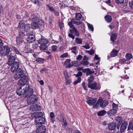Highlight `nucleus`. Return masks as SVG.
<instances>
[{"mask_svg": "<svg viewBox=\"0 0 133 133\" xmlns=\"http://www.w3.org/2000/svg\"><path fill=\"white\" fill-rule=\"evenodd\" d=\"M31 19L32 21L31 23V27L33 29L39 28L41 26L44 25L43 21L34 15L31 16Z\"/></svg>", "mask_w": 133, "mask_h": 133, "instance_id": "1", "label": "nucleus"}, {"mask_svg": "<svg viewBox=\"0 0 133 133\" xmlns=\"http://www.w3.org/2000/svg\"><path fill=\"white\" fill-rule=\"evenodd\" d=\"M43 113L41 112L33 113L32 116L35 118V123L37 124H42L45 122V118L43 117Z\"/></svg>", "mask_w": 133, "mask_h": 133, "instance_id": "2", "label": "nucleus"}, {"mask_svg": "<svg viewBox=\"0 0 133 133\" xmlns=\"http://www.w3.org/2000/svg\"><path fill=\"white\" fill-rule=\"evenodd\" d=\"M24 22L23 21H21L19 23L18 26V36L22 38H25V34L23 31Z\"/></svg>", "mask_w": 133, "mask_h": 133, "instance_id": "3", "label": "nucleus"}, {"mask_svg": "<svg viewBox=\"0 0 133 133\" xmlns=\"http://www.w3.org/2000/svg\"><path fill=\"white\" fill-rule=\"evenodd\" d=\"M38 100V98L36 95H33L28 96L27 99V103L29 105L33 104L36 102Z\"/></svg>", "mask_w": 133, "mask_h": 133, "instance_id": "4", "label": "nucleus"}, {"mask_svg": "<svg viewBox=\"0 0 133 133\" xmlns=\"http://www.w3.org/2000/svg\"><path fill=\"white\" fill-rule=\"evenodd\" d=\"M24 97H26L32 95L33 91L31 88L29 87V85H26L24 89H23Z\"/></svg>", "mask_w": 133, "mask_h": 133, "instance_id": "5", "label": "nucleus"}, {"mask_svg": "<svg viewBox=\"0 0 133 133\" xmlns=\"http://www.w3.org/2000/svg\"><path fill=\"white\" fill-rule=\"evenodd\" d=\"M108 102L107 101L103 100L102 99H99L94 107L95 108H96L99 105L101 107L103 108L105 107L108 104Z\"/></svg>", "mask_w": 133, "mask_h": 133, "instance_id": "6", "label": "nucleus"}, {"mask_svg": "<svg viewBox=\"0 0 133 133\" xmlns=\"http://www.w3.org/2000/svg\"><path fill=\"white\" fill-rule=\"evenodd\" d=\"M10 51V48L7 45H4L0 50V54L2 56L7 55Z\"/></svg>", "mask_w": 133, "mask_h": 133, "instance_id": "7", "label": "nucleus"}, {"mask_svg": "<svg viewBox=\"0 0 133 133\" xmlns=\"http://www.w3.org/2000/svg\"><path fill=\"white\" fill-rule=\"evenodd\" d=\"M23 71L21 69H19L15 72L14 74V78L16 80L20 78H21L23 76H25L23 75Z\"/></svg>", "mask_w": 133, "mask_h": 133, "instance_id": "8", "label": "nucleus"}, {"mask_svg": "<svg viewBox=\"0 0 133 133\" xmlns=\"http://www.w3.org/2000/svg\"><path fill=\"white\" fill-rule=\"evenodd\" d=\"M19 63L17 62H14L12 64L11 68V70L12 72H16L19 69Z\"/></svg>", "mask_w": 133, "mask_h": 133, "instance_id": "9", "label": "nucleus"}, {"mask_svg": "<svg viewBox=\"0 0 133 133\" xmlns=\"http://www.w3.org/2000/svg\"><path fill=\"white\" fill-rule=\"evenodd\" d=\"M88 85V87L92 89L97 90L100 88V86L95 82L89 83Z\"/></svg>", "mask_w": 133, "mask_h": 133, "instance_id": "10", "label": "nucleus"}, {"mask_svg": "<svg viewBox=\"0 0 133 133\" xmlns=\"http://www.w3.org/2000/svg\"><path fill=\"white\" fill-rule=\"evenodd\" d=\"M28 80L26 76H23L18 82V84L19 85H24L26 83Z\"/></svg>", "mask_w": 133, "mask_h": 133, "instance_id": "11", "label": "nucleus"}, {"mask_svg": "<svg viewBox=\"0 0 133 133\" xmlns=\"http://www.w3.org/2000/svg\"><path fill=\"white\" fill-rule=\"evenodd\" d=\"M26 34L28 35L26 39L28 43H31L35 40V38L33 34L30 33L29 32L26 33Z\"/></svg>", "mask_w": 133, "mask_h": 133, "instance_id": "12", "label": "nucleus"}, {"mask_svg": "<svg viewBox=\"0 0 133 133\" xmlns=\"http://www.w3.org/2000/svg\"><path fill=\"white\" fill-rule=\"evenodd\" d=\"M36 133H46V130L43 125L39 126L36 130Z\"/></svg>", "mask_w": 133, "mask_h": 133, "instance_id": "13", "label": "nucleus"}, {"mask_svg": "<svg viewBox=\"0 0 133 133\" xmlns=\"http://www.w3.org/2000/svg\"><path fill=\"white\" fill-rule=\"evenodd\" d=\"M8 56L9 57V61L8 64L9 65H11L14 62V61H15V58L14 56L12 55H9Z\"/></svg>", "mask_w": 133, "mask_h": 133, "instance_id": "14", "label": "nucleus"}, {"mask_svg": "<svg viewBox=\"0 0 133 133\" xmlns=\"http://www.w3.org/2000/svg\"><path fill=\"white\" fill-rule=\"evenodd\" d=\"M96 100V99L89 97L88 98L87 102L90 105H94L95 103Z\"/></svg>", "mask_w": 133, "mask_h": 133, "instance_id": "15", "label": "nucleus"}, {"mask_svg": "<svg viewBox=\"0 0 133 133\" xmlns=\"http://www.w3.org/2000/svg\"><path fill=\"white\" fill-rule=\"evenodd\" d=\"M122 119L121 117L118 116L116 117L115 119V122L118 125L117 126V128L118 129L119 127V125L121 124L122 122Z\"/></svg>", "mask_w": 133, "mask_h": 133, "instance_id": "16", "label": "nucleus"}, {"mask_svg": "<svg viewBox=\"0 0 133 133\" xmlns=\"http://www.w3.org/2000/svg\"><path fill=\"white\" fill-rule=\"evenodd\" d=\"M38 43L40 44H47L49 43V41L46 39L41 37V39L37 41Z\"/></svg>", "mask_w": 133, "mask_h": 133, "instance_id": "17", "label": "nucleus"}, {"mask_svg": "<svg viewBox=\"0 0 133 133\" xmlns=\"http://www.w3.org/2000/svg\"><path fill=\"white\" fill-rule=\"evenodd\" d=\"M23 88L22 89V86L20 87L19 89H17L16 90V93L19 96H20L23 95L24 97V92L23 90Z\"/></svg>", "mask_w": 133, "mask_h": 133, "instance_id": "18", "label": "nucleus"}, {"mask_svg": "<svg viewBox=\"0 0 133 133\" xmlns=\"http://www.w3.org/2000/svg\"><path fill=\"white\" fill-rule=\"evenodd\" d=\"M127 125L128 124L126 122H124L123 123L120 127V131L121 132H124L126 129Z\"/></svg>", "mask_w": 133, "mask_h": 133, "instance_id": "19", "label": "nucleus"}, {"mask_svg": "<svg viewBox=\"0 0 133 133\" xmlns=\"http://www.w3.org/2000/svg\"><path fill=\"white\" fill-rule=\"evenodd\" d=\"M82 71L83 72H86V75L87 76L90 75L94 73V71H91L90 69L89 68H86L83 69Z\"/></svg>", "mask_w": 133, "mask_h": 133, "instance_id": "20", "label": "nucleus"}, {"mask_svg": "<svg viewBox=\"0 0 133 133\" xmlns=\"http://www.w3.org/2000/svg\"><path fill=\"white\" fill-rule=\"evenodd\" d=\"M30 109L33 111H37L40 109V107L39 106L37 105H32L30 107Z\"/></svg>", "mask_w": 133, "mask_h": 133, "instance_id": "21", "label": "nucleus"}, {"mask_svg": "<svg viewBox=\"0 0 133 133\" xmlns=\"http://www.w3.org/2000/svg\"><path fill=\"white\" fill-rule=\"evenodd\" d=\"M22 21H23L24 22V23H25V21L22 20ZM24 30L25 32H28L30 28V25L29 24H26L24 23Z\"/></svg>", "mask_w": 133, "mask_h": 133, "instance_id": "22", "label": "nucleus"}, {"mask_svg": "<svg viewBox=\"0 0 133 133\" xmlns=\"http://www.w3.org/2000/svg\"><path fill=\"white\" fill-rule=\"evenodd\" d=\"M70 60L69 59H67L65 61L64 65L66 68H70L72 67L71 64L70 63Z\"/></svg>", "mask_w": 133, "mask_h": 133, "instance_id": "23", "label": "nucleus"}, {"mask_svg": "<svg viewBox=\"0 0 133 133\" xmlns=\"http://www.w3.org/2000/svg\"><path fill=\"white\" fill-rule=\"evenodd\" d=\"M25 38L17 37L16 39V42L17 44H21L23 41V39Z\"/></svg>", "mask_w": 133, "mask_h": 133, "instance_id": "24", "label": "nucleus"}, {"mask_svg": "<svg viewBox=\"0 0 133 133\" xmlns=\"http://www.w3.org/2000/svg\"><path fill=\"white\" fill-rule=\"evenodd\" d=\"M116 125L114 123H110L108 124V128L109 129L112 130L116 128Z\"/></svg>", "mask_w": 133, "mask_h": 133, "instance_id": "25", "label": "nucleus"}, {"mask_svg": "<svg viewBox=\"0 0 133 133\" xmlns=\"http://www.w3.org/2000/svg\"><path fill=\"white\" fill-rule=\"evenodd\" d=\"M72 67L73 66L75 67L78 66L79 65V62L78 61H72L71 62Z\"/></svg>", "mask_w": 133, "mask_h": 133, "instance_id": "26", "label": "nucleus"}, {"mask_svg": "<svg viewBox=\"0 0 133 133\" xmlns=\"http://www.w3.org/2000/svg\"><path fill=\"white\" fill-rule=\"evenodd\" d=\"M118 52V51L113 49L111 52V55L112 56L115 57L117 55Z\"/></svg>", "mask_w": 133, "mask_h": 133, "instance_id": "27", "label": "nucleus"}, {"mask_svg": "<svg viewBox=\"0 0 133 133\" xmlns=\"http://www.w3.org/2000/svg\"><path fill=\"white\" fill-rule=\"evenodd\" d=\"M117 34L116 33L112 34L111 36V39L112 41L115 40L117 37Z\"/></svg>", "mask_w": 133, "mask_h": 133, "instance_id": "28", "label": "nucleus"}, {"mask_svg": "<svg viewBox=\"0 0 133 133\" xmlns=\"http://www.w3.org/2000/svg\"><path fill=\"white\" fill-rule=\"evenodd\" d=\"M116 111L115 109H112L109 110L108 112V114L109 115L111 116L112 115L116 113Z\"/></svg>", "mask_w": 133, "mask_h": 133, "instance_id": "29", "label": "nucleus"}, {"mask_svg": "<svg viewBox=\"0 0 133 133\" xmlns=\"http://www.w3.org/2000/svg\"><path fill=\"white\" fill-rule=\"evenodd\" d=\"M105 18L107 22L110 23L111 22L112 18L109 15H107L105 17Z\"/></svg>", "mask_w": 133, "mask_h": 133, "instance_id": "30", "label": "nucleus"}, {"mask_svg": "<svg viewBox=\"0 0 133 133\" xmlns=\"http://www.w3.org/2000/svg\"><path fill=\"white\" fill-rule=\"evenodd\" d=\"M78 20L77 19H76L75 18H74L71 19V21L73 22V23L76 24L77 25H79L81 23V21H77Z\"/></svg>", "mask_w": 133, "mask_h": 133, "instance_id": "31", "label": "nucleus"}, {"mask_svg": "<svg viewBox=\"0 0 133 133\" xmlns=\"http://www.w3.org/2000/svg\"><path fill=\"white\" fill-rule=\"evenodd\" d=\"M126 58L128 60H130L132 58V55L130 53L127 54L125 55Z\"/></svg>", "mask_w": 133, "mask_h": 133, "instance_id": "32", "label": "nucleus"}, {"mask_svg": "<svg viewBox=\"0 0 133 133\" xmlns=\"http://www.w3.org/2000/svg\"><path fill=\"white\" fill-rule=\"evenodd\" d=\"M75 40L76 42L78 44H82V41L81 39L77 37L76 38Z\"/></svg>", "mask_w": 133, "mask_h": 133, "instance_id": "33", "label": "nucleus"}, {"mask_svg": "<svg viewBox=\"0 0 133 133\" xmlns=\"http://www.w3.org/2000/svg\"><path fill=\"white\" fill-rule=\"evenodd\" d=\"M106 114V111L105 110H102L98 112L97 113V115L99 116H102Z\"/></svg>", "mask_w": 133, "mask_h": 133, "instance_id": "34", "label": "nucleus"}, {"mask_svg": "<svg viewBox=\"0 0 133 133\" xmlns=\"http://www.w3.org/2000/svg\"><path fill=\"white\" fill-rule=\"evenodd\" d=\"M46 44H41L39 47L40 49L41 50L46 49L47 47Z\"/></svg>", "mask_w": 133, "mask_h": 133, "instance_id": "35", "label": "nucleus"}, {"mask_svg": "<svg viewBox=\"0 0 133 133\" xmlns=\"http://www.w3.org/2000/svg\"><path fill=\"white\" fill-rule=\"evenodd\" d=\"M36 61L39 63H43L45 61V59L41 58H37L36 60Z\"/></svg>", "mask_w": 133, "mask_h": 133, "instance_id": "36", "label": "nucleus"}, {"mask_svg": "<svg viewBox=\"0 0 133 133\" xmlns=\"http://www.w3.org/2000/svg\"><path fill=\"white\" fill-rule=\"evenodd\" d=\"M89 64V62L87 61L84 60H82L80 62V64L84 65H88Z\"/></svg>", "mask_w": 133, "mask_h": 133, "instance_id": "37", "label": "nucleus"}, {"mask_svg": "<svg viewBox=\"0 0 133 133\" xmlns=\"http://www.w3.org/2000/svg\"><path fill=\"white\" fill-rule=\"evenodd\" d=\"M31 1L38 6H41V3L39 2L38 0H31Z\"/></svg>", "mask_w": 133, "mask_h": 133, "instance_id": "38", "label": "nucleus"}, {"mask_svg": "<svg viewBox=\"0 0 133 133\" xmlns=\"http://www.w3.org/2000/svg\"><path fill=\"white\" fill-rule=\"evenodd\" d=\"M72 30L74 32L75 35V36H78L79 35V33L77 29L75 28V27Z\"/></svg>", "mask_w": 133, "mask_h": 133, "instance_id": "39", "label": "nucleus"}, {"mask_svg": "<svg viewBox=\"0 0 133 133\" xmlns=\"http://www.w3.org/2000/svg\"><path fill=\"white\" fill-rule=\"evenodd\" d=\"M75 18L77 20H79L82 18V15L80 13H78L76 14Z\"/></svg>", "mask_w": 133, "mask_h": 133, "instance_id": "40", "label": "nucleus"}, {"mask_svg": "<svg viewBox=\"0 0 133 133\" xmlns=\"http://www.w3.org/2000/svg\"><path fill=\"white\" fill-rule=\"evenodd\" d=\"M64 118L63 116L61 115H58L57 118V119L60 121H62Z\"/></svg>", "mask_w": 133, "mask_h": 133, "instance_id": "41", "label": "nucleus"}, {"mask_svg": "<svg viewBox=\"0 0 133 133\" xmlns=\"http://www.w3.org/2000/svg\"><path fill=\"white\" fill-rule=\"evenodd\" d=\"M46 7L47 8H48L49 10L50 11L54 13H55V10L51 6L48 5H46Z\"/></svg>", "mask_w": 133, "mask_h": 133, "instance_id": "42", "label": "nucleus"}, {"mask_svg": "<svg viewBox=\"0 0 133 133\" xmlns=\"http://www.w3.org/2000/svg\"><path fill=\"white\" fill-rule=\"evenodd\" d=\"M87 25L89 30L92 31H94V28L92 25L88 23H87Z\"/></svg>", "mask_w": 133, "mask_h": 133, "instance_id": "43", "label": "nucleus"}, {"mask_svg": "<svg viewBox=\"0 0 133 133\" xmlns=\"http://www.w3.org/2000/svg\"><path fill=\"white\" fill-rule=\"evenodd\" d=\"M62 125L64 126V127H66L67 125V123L66 120L64 118L63 119V121L62 122Z\"/></svg>", "mask_w": 133, "mask_h": 133, "instance_id": "44", "label": "nucleus"}, {"mask_svg": "<svg viewBox=\"0 0 133 133\" xmlns=\"http://www.w3.org/2000/svg\"><path fill=\"white\" fill-rule=\"evenodd\" d=\"M77 47L76 46H74L71 49L72 50V52L74 54H76V51L77 50Z\"/></svg>", "mask_w": 133, "mask_h": 133, "instance_id": "45", "label": "nucleus"}, {"mask_svg": "<svg viewBox=\"0 0 133 133\" xmlns=\"http://www.w3.org/2000/svg\"><path fill=\"white\" fill-rule=\"evenodd\" d=\"M66 82L65 83V85H67L68 84H69L71 82V81L69 78L66 77L65 78Z\"/></svg>", "mask_w": 133, "mask_h": 133, "instance_id": "46", "label": "nucleus"}, {"mask_svg": "<svg viewBox=\"0 0 133 133\" xmlns=\"http://www.w3.org/2000/svg\"><path fill=\"white\" fill-rule=\"evenodd\" d=\"M72 23L71 21V22H68V25L70 26L71 28H72V29L75 28L74 26L72 24Z\"/></svg>", "mask_w": 133, "mask_h": 133, "instance_id": "47", "label": "nucleus"}, {"mask_svg": "<svg viewBox=\"0 0 133 133\" xmlns=\"http://www.w3.org/2000/svg\"><path fill=\"white\" fill-rule=\"evenodd\" d=\"M82 47L87 49H89L90 48L89 45L88 44H85V45L82 46Z\"/></svg>", "mask_w": 133, "mask_h": 133, "instance_id": "48", "label": "nucleus"}, {"mask_svg": "<svg viewBox=\"0 0 133 133\" xmlns=\"http://www.w3.org/2000/svg\"><path fill=\"white\" fill-rule=\"evenodd\" d=\"M127 60L125 58H123L121 59H120L119 60V63H121V64H122L125 63Z\"/></svg>", "mask_w": 133, "mask_h": 133, "instance_id": "49", "label": "nucleus"}, {"mask_svg": "<svg viewBox=\"0 0 133 133\" xmlns=\"http://www.w3.org/2000/svg\"><path fill=\"white\" fill-rule=\"evenodd\" d=\"M87 52L88 53L89 55H92L94 54V50L93 49H91L90 50L87 51Z\"/></svg>", "mask_w": 133, "mask_h": 133, "instance_id": "50", "label": "nucleus"}, {"mask_svg": "<svg viewBox=\"0 0 133 133\" xmlns=\"http://www.w3.org/2000/svg\"><path fill=\"white\" fill-rule=\"evenodd\" d=\"M112 109H115L117 111L118 109V106L116 104H115L114 103H113L112 105Z\"/></svg>", "mask_w": 133, "mask_h": 133, "instance_id": "51", "label": "nucleus"}, {"mask_svg": "<svg viewBox=\"0 0 133 133\" xmlns=\"http://www.w3.org/2000/svg\"><path fill=\"white\" fill-rule=\"evenodd\" d=\"M124 0H116L115 2L117 4H121L123 3Z\"/></svg>", "mask_w": 133, "mask_h": 133, "instance_id": "52", "label": "nucleus"}, {"mask_svg": "<svg viewBox=\"0 0 133 133\" xmlns=\"http://www.w3.org/2000/svg\"><path fill=\"white\" fill-rule=\"evenodd\" d=\"M68 56V54L67 53H65L62 55L60 56V58H66V57Z\"/></svg>", "mask_w": 133, "mask_h": 133, "instance_id": "53", "label": "nucleus"}, {"mask_svg": "<svg viewBox=\"0 0 133 133\" xmlns=\"http://www.w3.org/2000/svg\"><path fill=\"white\" fill-rule=\"evenodd\" d=\"M81 80V79L80 77H78L77 80L75 81L74 82V84L75 85L76 84L78 83Z\"/></svg>", "mask_w": 133, "mask_h": 133, "instance_id": "54", "label": "nucleus"}, {"mask_svg": "<svg viewBox=\"0 0 133 133\" xmlns=\"http://www.w3.org/2000/svg\"><path fill=\"white\" fill-rule=\"evenodd\" d=\"M57 46L56 45H54L51 47V49L53 51H56L57 50Z\"/></svg>", "mask_w": 133, "mask_h": 133, "instance_id": "55", "label": "nucleus"}, {"mask_svg": "<svg viewBox=\"0 0 133 133\" xmlns=\"http://www.w3.org/2000/svg\"><path fill=\"white\" fill-rule=\"evenodd\" d=\"M94 79V77L92 76H91L88 79L89 83H91V82L93 81Z\"/></svg>", "mask_w": 133, "mask_h": 133, "instance_id": "56", "label": "nucleus"}, {"mask_svg": "<svg viewBox=\"0 0 133 133\" xmlns=\"http://www.w3.org/2000/svg\"><path fill=\"white\" fill-rule=\"evenodd\" d=\"M82 58V56L81 55H79L76 57V59L78 61H80Z\"/></svg>", "mask_w": 133, "mask_h": 133, "instance_id": "57", "label": "nucleus"}, {"mask_svg": "<svg viewBox=\"0 0 133 133\" xmlns=\"http://www.w3.org/2000/svg\"><path fill=\"white\" fill-rule=\"evenodd\" d=\"M129 6L132 9H133V1H131L129 2Z\"/></svg>", "mask_w": 133, "mask_h": 133, "instance_id": "58", "label": "nucleus"}, {"mask_svg": "<svg viewBox=\"0 0 133 133\" xmlns=\"http://www.w3.org/2000/svg\"><path fill=\"white\" fill-rule=\"evenodd\" d=\"M64 76H65V78H66V77H68V78H69V76L68 75V74L67 73V71H66L65 70V71H64Z\"/></svg>", "mask_w": 133, "mask_h": 133, "instance_id": "59", "label": "nucleus"}, {"mask_svg": "<svg viewBox=\"0 0 133 133\" xmlns=\"http://www.w3.org/2000/svg\"><path fill=\"white\" fill-rule=\"evenodd\" d=\"M58 42L57 41L54 40L53 39H52L51 41V43L52 44H57Z\"/></svg>", "mask_w": 133, "mask_h": 133, "instance_id": "60", "label": "nucleus"}, {"mask_svg": "<svg viewBox=\"0 0 133 133\" xmlns=\"http://www.w3.org/2000/svg\"><path fill=\"white\" fill-rule=\"evenodd\" d=\"M68 36L69 37L73 39H75V36L71 34H68Z\"/></svg>", "mask_w": 133, "mask_h": 133, "instance_id": "61", "label": "nucleus"}, {"mask_svg": "<svg viewBox=\"0 0 133 133\" xmlns=\"http://www.w3.org/2000/svg\"><path fill=\"white\" fill-rule=\"evenodd\" d=\"M82 73L81 72H79L76 75L77 77L81 76L82 75Z\"/></svg>", "mask_w": 133, "mask_h": 133, "instance_id": "62", "label": "nucleus"}, {"mask_svg": "<svg viewBox=\"0 0 133 133\" xmlns=\"http://www.w3.org/2000/svg\"><path fill=\"white\" fill-rule=\"evenodd\" d=\"M46 71V69L43 68L41 70L40 72L41 74H43L44 72Z\"/></svg>", "mask_w": 133, "mask_h": 133, "instance_id": "63", "label": "nucleus"}, {"mask_svg": "<svg viewBox=\"0 0 133 133\" xmlns=\"http://www.w3.org/2000/svg\"><path fill=\"white\" fill-rule=\"evenodd\" d=\"M38 46V45L37 44H34L32 45V47L34 49H35Z\"/></svg>", "mask_w": 133, "mask_h": 133, "instance_id": "64", "label": "nucleus"}]
</instances>
